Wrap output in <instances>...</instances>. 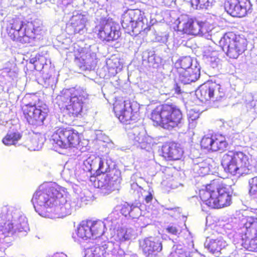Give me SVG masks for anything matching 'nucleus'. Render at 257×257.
<instances>
[{"mask_svg":"<svg viewBox=\"0 0 257 257\" xmlns=\"http://www.w3.org/2000/svg\"><path fill=\"white\" fill-rule=\"evenodd\" d=\"M61 188L50 182L41 185L34 193L31 202L35 211L41 216L52 217L51 210Z\"/></svg>","mask_w":257,"mask_h":257,"instance_id":"1","label":"nucleus"},{"mask_svg":"<svg viewBox=\"0 0 257 257\" xmlns=\"http://www.w3.org/2000/svg\"><path fill=\"white\" fill-rule=\"evenodd\" d=\"M3 233L6 235H12L18 232H27L29 227L26 217L20 210L15 207L6 205L0 210V224L3 222ZM25 233H24V235Z\"/></svg>","mask_w":257,"mask_h":257,"instance_id":"2","label":"nucleus"},{"mask_svg":"<svg viewBox=\"0 0 257 257\" xmlns=\"http://www.w3.org/2000/svg\"><path fill=\"white\" fill-rule=\"evenodd\" d=\"M215 181L200 191V197L206 205L212 208H220L229 206L231 202L232 190L230 186L221 184L215 187Z\"/></svg>","mask_w":257,"mask_h":257,"instance_id":"3","label":"nucleus"},{"mask_svg":"<svg viewBox=\"0 0 257 257\" xmlns=\"http://www.w3.org/2000/svg\"><path fill=\"white\" fill-rule=\"evenodd\" d=\"M114 215V213L111 214L107 218L106 223L101 220L82 221L76 230L78 241L97 239L99 242V238L104 233L106 223L110 226V229L116 227L118 220Z\"/></svg>","mask_w":257,"mask_h":257,"instance_id":"4","label":"nucleus"},{"mask_svg":"<svg viewBox=\"0 0 257 257\" xmlns=\"http://www.w3.org/2000/svg\"><path fill=\"white\" fill-rule=\"evenodd\" d=\"M6 31L14 41L22 43H29L34 40L39 28H35L32 22H25L19 18H12L6 22Z\"/></svg>","mask_w":257,"mask_h":257,"instance_id":"5","label":"nucleus"},{"mask_svg":"<svg viewBox=\"0 0 257 257\" xmlns=\"http://www.w3.org/2000/svg\"><path fill=\"white\" fill-rule=\"evenodd\" d=\"M151 119L157 124L170 130L181 123L182 114L176 106L165 104L156 107L153 110Z\"/></svg>","mask_w":257,"mask_h":257,"instance_id":"6","label":"nucleus"},{"mask_svg":"<svg viewBox=\"0 0 257 257\" xmlns=\"http://www.w3.org/2000/svg\"><path fill=\"white\" fill-rule=\"evenodd\" d=\"M221 165L226 172L232 175L247 174L250 171L249 157L240 151H228L224 154Z\"/></svg>","mask_w":257,"mask_h":257,"instance_id":"7","label":"nucleus"},{"mask_svg":"<svg viewBox=\"0 0 257 257\" xmlns=\"http://www.w3.org/2000/svg\"><path fill=\"white\" fill-rule=\"evenodd\" d=\"M87 97V93L83 89L71 88L63 90L57 99L65 106L69 115L76 117L80 114Z\"/></svg>","mask_w":257,"mask_h":257,"instance_id":"8","label":"nucleus"},{"mask_svg":"<svg viewBox=\"0 0 257 257\" xmlns=\"http://www.w3.org/2000/svg\"><path fill=\"white\" fill-rule=\"evenodd\" d=\"M81 202L77 197L70 199L63 188L58 193L51 211L52 217L64 218L81 207Z\"/></svg>","mask_w":257,"mask_h":257,"instance_id":"9","label":"nucleus"},{"mask_svg":"<svg viewBox=\"0 0 257 257\" xmlns=\"http://www.w3.org/2000/svg\"><path fill=\"white\" fill-rule=\"evenodd\" d=\"M85 257H135L125 253L117 244L112 241H103L86 248Z\"/></svg>","mask_w":257,"mask_h":257,"instance_id":"10","label":"nucleus"},{"mask_svg":"<svg viewBox=\"0 0 257 257\" xmlns=\"http://www.w3.org/2000/svg\"><path fill=\"white\" fill-rule=\"evenodd\" d=\"M219 45L228 57L236 59L246 49L247 41L232 33H229L221 38Z\"/></svg>","mask_w":257,"mask_h":257,"instance_id":"11","label":"nucleus"},{"mask_svg":"<svg viewBox=\"0 0 257 257\" xmlns=\"http://www.w3.org/2000/svg\"><path fill=\"white\" fill-rule=\"evenodd\" d=\"M147 20L139 10H128L121 17V25L128 33L138 34L147 28Z\"/></svg>","mask_w":257,"mask_h":257,"instance_id":"12","label":"nucleus"},{"mask_svg":"<svg viewBox=\"0 0 257 257\" xmlns=\"http://www.w3.org/2000/svg\"><path fill=\"white\" fill-rule=\"evenodd\" d=\"M50 141L55 147L67 149L78 145L79 138L77 132L73 130L59 128L53 134Z\"/></svg>","mask_w":257,"mask_h":257,"instance_id":"13","label":"nucleus"},{"mask_svg":"<svg viewBox=\"0 0 257 257\" xmlns=\"http://www.w3.org/2000/svg\"><path fill=\"white\" fill-rule=\"evenodd\" d=\"M113 110L120 121L125 124L136 121L139 116V108L136 103L116 101L114 104Z\"/></svg>","mask_w":257,"mask_h":257,"instance_id":"14","label":"nucleus"},{"mask_svg":"<svg viewBox=\"0 0 257 257\" xmlns=\"http://www.w3.org/2000/svg\"><path fill=\"white\" fill-rule=\"evenodd\" d=\"M23 110L28 122L35 126L42 125L48 112L46 104H28L23 107Z\"/></svg>","mask_w":257,"mask_h":257,"instance_id":"15","label":"nucleus"},{"mask_svg":"<svg viewBox=\"0 0 257 257\" xmlns=\"http://www.w3.org/2000/svg\"><path fill=\"white\" fill-rule=\"evenodd\" d=\"M120 174L119 170L113 169L107 174L98 176L95 185L101 189L102 193L108 194L118 189L121 181Z\"/></svg>","mask_w":257,"mask_h":257,"instance_id":"16","label":"nucleus"},{"mask_svg":"<svg viewBox=\"0 0 257 257\" xmlns=\"http://www.w3.org/2000/svg\"><path fill=\"white\" fill-rule=\"evenodd\" d=\"M98 38L102 41L111 42L117 40L121 36L120 27L118 24L105 19L100 21L95 27Z\"/></svg>","mask_w":257,"mask_h":257,"instance_id":"17","label":"nucleus"},{"mask_svg":"<svg viewBox=\"0 0 257 257\" xmlns=\"http://www.w3.org/2000/svg\"><path fill=\"white\" fill-rule=\"evenodd\" d=\"M241 225L238 233L241 234L242 244L247 248L251 241L257 239V218L247 217L242 221Z\"/></svg>","mask_w":257,"mask_h":257,"instance_id":"18","label":"nucleus"},{"mask_svg":"<svg viewBox=\"0 0 257 257\" xmlns=\"http://www.w3.org/2000/svg\"><path fill=\"white\" fill-rule=\"evenodd\" d=\"M88 16L86 14L75 12L67 24L66 31L70 35L83 34L86 31V23Z\"/></svg>","mask_w":257,"mask_h":257,"instance_id":"19","label":"nucleus"},{"mask_svg":"<svg viewBox=\"0 0 257 257\" xmlns=\"http://www.w3.org/2000/svg\"><path fill=\"white\" fill-rule=\"evenodd\" d=\"M251 8L249 0H226L225 9L234 17H243Z\"/></svg>","mask_w":257,"mask_h":257,"instance_id":"20","label":"nucleus"},{"mask_svg":"<svg viewBox=\"0 0 257 257\" xmlns=\"http://www.w3.org/2000/svg\"><path fill=\"white\" fill-rule=\"evenodd\" d=\"M227 146L225 137L222 135L205 136L201 141L202 148L212 151H222Z\"/></svg>","mask_w":257,"mask_h":257,"instance_id":"21","label":"nucleus"},{"mask_svg":"<svg viewBox=\"0 0 257 257\" xmlns=\"http://www.w3.org/2000/svg\"><path fill=\"white\" fill-rule=\"evenodd\" d=\"M140 246L144 255L147 257H157L163 247L159 240L152 237L146 238L141 241Z\"/></svg>","mask_w":257,"mask_h":257,"instance_id":"22","label":"nucleus"},{"mask_svg":"<svg viewBox=\"0 0 257 257\" xmlns=\"http://www.w3.org/2000/svg\"><path fill=\"white\" fill-rule=\"evenodd\" d=\"M75 62L82 70L91 69L96 63V54L90 51H82L76 56Z\"/></svg>","mask_w":257,"mask_h":257,"instance_id":"23","label":"nucleus"},{"mask_svg":"<svg viewBox=\"0 0 257 257\" xmlns=\"http://www.w3.org/2000/svg\"><path fill=\"white\" fill-rule=\"evenodd\" d=\"M178 81L183 84H190L196 81L200 76V68L194 66V69L178 70Z\"/></svg>","mask_w":257,"mask_h":257,"instance_id":"24","label":"nucleus"},{"mask_svg":"<svg viewBox=\"0 0 257 257\" xmlns=\"http://www.w3.org/2000/svg\"><path fill=\"white\" fill-rule=\"evenodd\" d=\"M163 155L170 160H179L183 155V151L180 145L175 143H170L162 147Z\"/></svg>","mask_w":257,"mask_h":257,"instance_id":"25","label":"nucleus"},{"mask_svg":"<svg viewBox=\"0 0 257 257\" xmlns=\"http://www.w3.org/2000/svg\"><path fill=\"white\" fill-rule=\"evenodd\" d=\"M201 21L196 19L190 18L184 22H180L178 25V28L182 29L184 33L198 35L200 31Z\"/></svg>","mask_w":257,"mask_h":257,"instance_id":"26","label":"nucleus"},{"mask_svg":"<svg viewBox=\"0 0 257 257\" xmlns=\"http://www.w3.org/2000/svg\"><path fill=\"white\" fill-rule=\"evenodd\" d=\"M136 237L135 230L131 227H122L117 229L113 239L120 243L131 240Z\"/></svg>","mask_w":257,"mask_h":257,"instance_id":"27","label":"nucleus"},{"mask_svg":"<svg viewBox=\"0 0 257 257\" xmlns=\"http://www.w3.org/2000/svg\"><path fill=\"white\" fill-rule=\"evenodd\" d=\"M214 82H207L201 85L196 90L197 98L202 102L211 100Z\"/></svg>","mask_w":257,"mask_h":257,"instance_id":"28","label":"nucleus"},{"mask_svg":"<svg viewBox=\"0 0 257 257\" xmlns=\"http://www.w3.org/2000/svg\"><path fill=\"white\" fill-rule=\"evenodd\" d=\"M226 242L224 240L222 236L220 235L216 238H207L204 243V246L208 250L214 253L218 252L221 249L224 248L227 246Z\"/></svg>","mask_w":257,"mask_h":257,"instance_id":"29","label":"nucleus"},{"mask_svg":"<svg viewBox=\"0 0 257 257\" xmlns=\"http://www.w3.org/2000/svg\"><path fill=\"white\" fill-rule=\"evenodd\" d=\"M21 134L17 131H9L6 136L3 139V142L5 145H15L21 138Z\"/></svg>","mask_w":257,"mask_h":257,"instance_id":"30","label":"nucleus"},{"mask_svg":"<svg viewBox=\"0 0 257 257\" xmlns=\"http://www.w3.org/2000/svg\"><path fill=\"white\" fill-rule=\"evenodd\" d=\"M194 173L199 176H205L210 172L209 165L206 162L195 163L193 167Z\"/></svg>","mask_w":257,"mask_h":257,"instance_id":"31","label":"nucleus"},{"mask_svg":"<svg viewBox=\"0 0 257 257\" xmlns=\"http://www.w3.org/2000/svg\"><path fill=\"white\" fill-rule=\"evenodd\" d=\"M213 91L211 100L215 101H220L225 96V92L223 89L219 84L214 83L213 84Z\"/></svg>","mask_w":257,"mask_h":257,"instance_id":"32","label":"nucleus"},{"mask_svg":"<svg viewBox=\"0 0 257 257\" xmlns=\"http://www.w3.org/2000/svg\"><path fill=\"white\" fill-rule=\"evenodd\" d=\"M175 67L178 69H194L192 66V60L190 57H185L175 63Z\"/></svg>","mask_w":257,"mask_h":257,"instance_id":"33","label":"nucleus"},{"mask_svg":"<svg viewBox=\"0 0 257 257\" xmlns=\"http://www.w3.org/2000/svg\"><path fill=\"white\" fill-rule=\"evenodd\" d=\"M213 0H190L192 7L196 10L207 9L212 5Z\"/></svg>","mask_w":257,"mask_h":257,"instance_id":"34","label":"nucleus"},{"mask_svg":"<svg viewBox=\"0 0 257 257\" xmlns=\"http://www.w3.org/2000/svg\"><path fill=\"white\" fill-rule=\"evenodd\" d=\"M200 27L201 30L199 32V34H198V35L204 37L208 40H211L212 34V29L210 28L211 26L209 24L207 23L201 21Z\"/></svg>","mask_w":257,"mask_h":257,"instance_id":"35","label":"nucleus"},{"mask_svg":"<svg viewBox=\"0 0 257 257\" xmlns=\"http://www.w3.org/2000/svg\"><path fill=\"white\" fill-rule=\"evenodd\" d=\"M170 257H187V255L182 245L177 244L173 246Z\"/></svg>","mask_w":257,"mask_h":257,"instance_id":"36","label":"nucleus"},{"mask_svg":"<svg viewBox=\"0 0 257 257\" xmlns=\"http://www.w3.org/2000/svg\"><path fill=\"white\" fill-rule=\"evenodd\" d=\"M30 149L32 150L36 151L40 149L43 145V139L37 135L33 136L31 141Z\"/></svg>","mask_w":257,"mask_h":257,"instance_id":"37","label":"nucleus"},{"mask_svg":"<svg viewBox=\"0 0 257 257\" xmlns=\"http://www.w3.org/2000/svg\"><path fill=\"white\" fill-rule=\"evenodd\" d=\"M99 162H100V157L92 156L86 159L84 163L85 165H90V168L88 169L89 170H96L97 168Z\"/></svg>","mask_w":257,"mask_h":257,"instance_id":"38","label":"nucleus"},{"mask_svg":"<svg viewBox=\"0 0 257 257\" xmlns=\"http://www.w3.org/2000/svg\"><path fill=\"white\" fill-rule=\"evenodd\" d=\"M130 137L131 139L133 140L134 141V144L135 145L137 143L142 144L144 142L145 138L143 133H138L135 132V131H133V133H130Z\"/></svg>","mask_w":257,"mask_h":257,"instance_id":"39","label":"nucleus"},{"mask_svg":"<svg viewBox=\"0 0 257 257\" xmlns=\"http://www.w3.org/2000/svg\"><path fill=\"white\" fill-rule=\"evenodd\" d=\"M248 183L250 187L249 191L250 195L257 198V176L249 179Z\"/></svg>","mask_w":257,"mask_h":257,"instance_id":"40","label":"nucleus"},{"mask_svg":"<svg viewBox=\"0 0 257 257\" xmlns=\"http://www.w3.org/2000/svg\"><path fill=\"white\" fill-rule=\"evenodd\" d=\"M109 167L107 162L102 158L100 157V162H99L96 169V171L98 174H105L108 170Z\"/></svg>","mask_w":257,"mask_h":257,"instance_id":"41","label":"nucleus"},{"mask_svg":"<svg viewBox=\"0 0 257 257\" xmlns=\"http://www.w3.org/2000/svg\"><path fill=\"white\" fill-rule=\"evenodd\" d=\"M140 203L136 205L132 204L131 205L130 217L134 218H138L141 215V209L140 208Z\"/></svg>","mask_w":257,"mask_h":257,"instance_id":"42","label":"nucleus"},{"mask_svg":"<svg viewBox=\"0 0 257 257\" xmlns=\"http://www.w3.org/2000/svg\"><path fill=\"white\" fill-rule=\"evenodd\" d=\"M165 230L166 232L175 235H177L181 232L179 226L174 224H169L166 227Z\"/></svg>","mask_w":257,"mask_h":257,"instance_id":"43","label":"nucleus"},{"mask_svg":"<svg viewBox=\"0 0 257 257\" xmlns=\"http://www.w3.org/2000/svg\"><path fill=\"white\" fill-rule=\"evenodd\" d=\"M212 56L208 57V61L210 63V66L214 68L218 66L220 60L217 57V52H214L212 54Z\"/></svg>","mask_w":257,"mask_h":257,"instance_id":"44","label":"nucleus"},{"mask_svg":"<svg viewBox=\"0 0 257 257\" xmlns=\"http://www.w3.org/2000/svg\"><path fill=\"white\" fill-rule=\"evenodd\" d=\"M62 175L65 179H70L74 176H77V173H74L73 169H70L64 167V170L62 173Z\"/></svg>","mask_w":257,"mask_h":257,"instance_id":"45","label":"nucleus"},{"mask_svg":"<svg viewBox=\"0 0 257 257\" xmlns=\"http://www.w3.org/2000/svg\"><path fill=\"white\" fill-rule=\"evenodd\" d=\"M200 114L198 112L195 111L194 109L190 110L187 114L189 122L196 120L199 117Z\"/></svg>","mask_w":257,"mask_h":257,"instance_id":"46","label":"nucleus"},{"mask_svg":"<svg viewBox=\"0 0 257 257\" xmlns=\"http://www.w3.org/2000/svg\"><path fill=\"white\" fill-rule=\"evenodd\" d=\"M142 194L143 199H145L147 203H149L151 202V201L153 200V195L151 191H147L146 190H143V191L142 192Z\"/></svg>","mask_w":257,"mask_h":257,"instance_id":"47","label":"nucleus"},{"mask_svg":"<svg viewBox=\"0 0 257 257\" xmlns=\"http://www.w3.org/2000/svg\"><path fill=\"white\" fill-rule=\"evenodd\" d=\"M131 205L128 204H125L121 209V213L125 216H130Z\"/></svg>","mask_w":257,"mask_h":257,"instance_id":"48","label":"nucleus"},{"mask_svg":"<svg viewBox=\"0 0 257 257\" xmlns=\"http://www.w3.org/2000/svg\"><path fill=\"white\" fill-rule=\"evenodd\" d=\"M155 40L161 43H166L168 40V35L167 34L158 35L156 36Z\"/></svg>","mask_w":257,"mask_h":257,"instance_id":"49","label":"nucleus"},{"mask_svg":"<svg viewBox=\"0 0 257 257\" xmlns=\"http://www.w3.org/2000/svg\"><path fill=\"white\" fill-rule=\"evenodd\" d=\"M256 240H252L250 243V246L247 248L249 250L257 251V238Z\"/></svg>","mask_w":257,"mask_h":257,"instance_id":"50","label":"nucleus"},{"mask_svg":"<svg viewBox=\"0 0 257 257\" xmlns=\"http://www.w3.org/2000/svg\"><path fill=\"white\" fill-rule=\"evenodd\" d=\"M179 83L180 82L176 83L174 85V86L173 88V89L175 91V93L177 94H181L183 92V91H182V89H181V86Z\"/></svg>","mask_w":257,"mask_h":257,"instance_id":"51","label":"nucleus"},{"mask_svg":"<svg viewBox=\"0 0 257 257\" xmlns=\"http://www.w3.org/2000/svg\"><path fill=\"white\" fill-rule=\"evenodd\" d=\"M246 97H247L249 102H253L254 100H257V96H256V94L249 93L246 96Z\"/></svg>","mask_w":257,"mask_h":257,"instance_id":"52","label":"nucleus"},{"mask_svg":"<svg viewBox=\"0 0 257 257\" xmlns=\"http://www.w3.org/2000/svg\"><path fill=\"white\" fill-rule=\"evenodd\" d=\"M47 257H68L67 255L63 252H56L53 254L49 255Z\"/></svg>","mask_w":257,"mask_h":257,"instance_id":"53","label":"nucleus"},{"mask_svg":"<svg viewBox=\"0 0 257 257\" xmlns=\"http://www.w3.org/2000/svg\"><path fill=\"white\" fill-rule=\"evenodd\" d=\"M37 62L36 57L30 59V63L34 64Z\"/></svg>","mask_w":257,"mask_h":257,"instance_id":"54","label":"nucleus"},{"mask_svg":"<svg viewBox=\"0 0 257 257\" xmlns=\"http://www.w3.org/2000/svg\"><path fill=\"white\" fill-rule=\"evenodd\" d=\"M231 226V225L229 224H226L224 225V228L226 229V228H227V229H229V227Z\"/></svg>","mask_w":257,"mask_h":257,"instance_id":"55","label":"nucleus"}]
</instances>
